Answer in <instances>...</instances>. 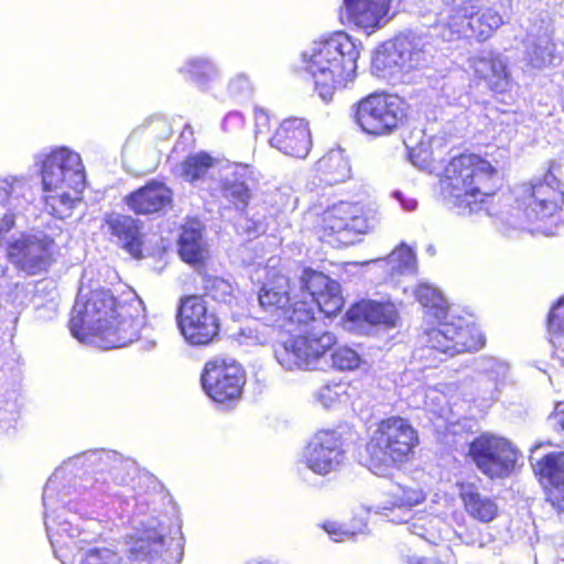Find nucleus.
<instances>
[{
  "mask_svg": "<svg viewBox=\"0 0 564 564\" xmlns=\"http://www.w3.org/2000/svg\"><path fill=\"white\" fill-rule=\"evenodd\" d=\"M131 308L108 290H93L77 296L68 322L69 332L80 343L102 349L124 347L138 338L140 329Z\"/></svg>",
  "mask_w": 564,
  "mask_h": 564,
  "instance_id": "nucleus-1",
  "label": "nucleus"
},
{
  "mask_svg": "<svg viewBox=\"0 0 564 564\" xmlns=\"http://www.w3.org/2000/svg\"><path fill=\"white\" fill-rule=\"evenodd\" d=\"M359 55L357 45L345 32L315 41L312 48L302 54L314 91L324 101H332L337 91L354 83Z\"/></svg>",
  "mask_w": 564,
  "mask_h": 564,
  "instance_id": "nucleus-2",
  "label": "nucleus"
},
{
  "mask_svg": "<svg viewBox=\"0 0 564 564\" xmlns=\"http://www.w3.org/2000/svg\"><path fill=\"white\" fill-rule=\"evenodd\" d=\"M499 171L474 152L459 153L447 162L442 182L452 204L463 215L480 212L498 191Z\"/></svg>",
  "mask_w": 564,
  "mask_h": 564,
  "instance_id": "nucleus-3",
  "label": "nucleus"
},
{
  "mask_svg": "<svg viewBox=\"0 0 564 564\" xmlns=\"http://www.w3.org/2000/svg\"><path fill=\"white\" fill-rule=\"evenodd\" d=\"M420 445L419 431L409 419L390 415L378 420L364 445V465L383 476L410 463Z\"/></svg>",
  "mask_w": 564,
  "mask_h": 564,
  "instance_id": "nucleus-4",
  "label": "nucleus"
},
{
  "mask_svg": "<svg viewBox=\"0 0 564 564\" xmlns=\"http://www.w3.org/2000/svg\"><path fill=\"white\" fill-rule=\"evenodd\" d=\"M41 177L47 213L57 219L70 216L85 187L80 156L66 149L52 151L42 162Z\"/></svg>",
  "mask_w": 564,
  "mask_h": 564,
  "instance_id": "nucleus-5",
  "label": "nucleus"
},
{
  "mask_svg": "<svg viewBox=\"0 0 564 564\" xmlns=\"http://www.w3.org/2000/svg\"><path fill=\"white\" fill-rule=\"evenodd\" d=\"M564 206V165L552 161L542 178L522 186L510 217L514 226L528 228L539 223L562 219Z\"/></svg>",
  "mask_w": 564,
  "mask_h": 564,
  "instance_id": "nucleus-6",
  "label": "nucleus"
},
{
  "mask_svg": "<svg viewBox=\"0 0 564 564\" xmlns=\"http://www.w3.org/2000/svg\"><path fill=\"white\" fill-rule=\"evenodd\" d=\"M354 123L366 135L388 137L409 120V105L398 94L373 91L351 105Z\"/></svg>",
  "mask_w": 564,
  "mask_h": 564,
  "instance_id": "nucleus-7",
  "label": "nucleus"
},
{
  "mask_svg": "<svg viewBox=\"0 0 564 564\" xmlns=\"http://www.w3.org/2000/svg\"><path fill=\"white\" fill-rule=\"evenodd\" d=\"M292 279L279 270H269L258 291V302L262 311L271 316L294 325H305L315 319L311 303L297 300L292 302Z\"/></svg>",
  "mask_w": 564,
  "mask_h": 564,
  "instance_id": "nucleus-8",
  "label": "nucleus"
},
{
  "mask_svg": "<svg viewBox=\"0 0 564 564\" xmlns=\"http://www.w3.org/2000/svg\"><path fill=\"white\" fill-rule=\"evenodd\" d=\"M467 456L481 475L494 481L516 473L521 453L508 438L486 432L470 441Z\"/></svg>",
  "mask_w": 564,
  "mask_h": 564,
  "instance_id": "nucleus-9",
  "label": "nucleus"
},
{
  "mask_svg": "<svg viewBox=\"0 0 564 564\" xmlns=\"http://www.w3.org/2000/svg\"><path fill=\"white\" fill-rule=\"evenodd\" d=\"M372 218L360 204L339 202L322 213L316 231L323 242L347 247L369 231Z\"/></svg>",
  "mask_w": 564,
  "mask_h": 564,
  "instance_id": "nucleus-10",
  "label": "nucleus"
},
{
  "mask_svg": "<svg viewBox=\"0 0 564 564\" xmlns=\"http://www.w3.org/2000/svg\"><path fill=\"white\" fill-rule=\"evenodd\" d=\"M175 321L180 334L191 346H209L220 338V317L198 294L180 297Z\"/></svg>",
  "mask_w": 564,
  "mask_h": 564,
  "instance_id": "nucleus-11",
  "label": "nucleus"
},
{
  "mask_svg": "<svg viewBox=\"0 0 564 564\" xmlns=\"http://www.w3.org/2000/svg\"><path fill=\"white\" fill-rule=\"evenodd\" d=\"M200 383L205 394L213 402L231 406L242 398L247 373L235 358L216 356L204 364Z\"/></svg>",
  "mask_w": 564,
  "mask_h": 564,
  "instance_id": "nucleus-12",
  "label": "nucleus"
},
{
  "mask_svg": "<svg viewBox=\"0 0 564 564\" xmlns=\"http://www.w3.org/2000/svg\"><path fill=\"white\" fill-rule=\"evenodd\" d=\"M336 345V336L328 330H307L291 335L274 345V357L285 369H307Z\"/></svg>",
  "mask_w": 564,
  "mask_h": 564,
  "instance_id": "nucleus-13",
  "label": "nucleus"
},
{
  "mask_svg": "<svg viewBox=\"0 0 564 564\" xmlns=\"http://www.w3.org/2000/svg\"><path fill=\"white\" fill-rule=\"evenodd\" d=\"M427 343L432 350L454 357L479 351L486 346V336L475 323L454 316L432 328Z\"/></svg>",
  "mask_w": 564,
  "mask_h": 564,
  "instance_id": "nucleus-14",
  "label": "nucleus"
},
{
  "mask_svg": "<svg viewBox=\"0 0 564 564\" xmlns=\"http://www.w3.org/2000/svg\"><path fill=\"white\" fill-rule=\"evenodd\" d=\"M345 459L344 440L341 434L334 430L318 431L304 452L307 468L322 476L337 471Z\"/></svg>",
  "mask_w": 564,
  "mask_h": 564,
  "instance_id": "nucleus-15",
  "label": "nucleus"
},
{
  "mask_svg": "<svg viewBox=\"0 0 564 564\" xmlns=\"http://www.w3.org/2000/svg\"><path fill=\"white\" fill-rule=\"evenodd\" d=\"M53 246V239H17L8 243L7 258L17 270L36 275L54 262Z\"/></svg>",
  "mask_w": 564,
  "mask_h": 564,
  "instance_id": "nucleus-16",
  "label": "nucleus"
},
{
  "mask_svg": "<svg viewBox=\"0 0 564 564\" xmlns=\"http://www.w3.org/2000/svg\"><path fill=\"white\" fill-rule=\"evenodd\" d=\"M122 202L137 216L164 214L174 207V192L164 181L152 178L128 193Z\"/></svg>",
  "mask_w": 564,
  "mask_h": 564,
  "instance_id": "nucleus-17",
  "label": "nucleus"
},
{
  "mask_svg": "<svg viewBox=\"0 0 564 564\" xmlns=\"http://www.w3.org/2000/svg\"><path fill=\"white\" fill-rule=\"evenodd\" d=\"M533 471L546 502L560 517H564V451L543 455L536 460Z\"/></svg>",
  "mask_w": 564,
  "mask_h": 564,
  "instance_id": "nucleus-18",
  "label": "nucleus"
},
{
  "mask_svg": "<svg viewBox=\"0 0 564 564\" xmlns=\"http://www.w3.org/2000/svg\"><path fill=\"white\" fill-rule=\"evenodd\" d=\"M270 145L294 159H305L312 149L308 122L301 118L284 119L271 135Z\"/></svg>",
  "mask_w": 564,
  "mask_h": 564,
  "instance_id": "nucleus-19",
  "label": "nucleus"
},
{
  "mask_svg": "<svg viewBox=\"0 0 564 564\" xmlns=\"http://www.w3.org/2000/svg\"><path fill=\"white\" fill-rule=\"evenodd\" d=\"M456 488L465 512L473 520L487 524L498 518L500 509L497 500L482 495L475 482L458 481Z\"/></svg>",
  "mask_w": 564,
  "mask_h": 564,
  "instance_id": "nucleus-20",
  "label": "nucleus"
},
{
  "mask_svg": "<svg viewBox=\"0 0 564 564\" xmlns=\"http://www.w3.org/2000/svg\"><path fill=\"white\" fill-rule=\"evenodd\" d=\"M126 557L130 564H150L160 557L164 538L153 528H138L126 538Z\"/></svg>",
  "mask_w": 564,
  "mask_h": 564,
  "instance_id": "nucleus-21",
  "label": "nucleus"
},
{
  "mask_svg": "<svg viewBox=\"0 0 564 564\" xmlns=\"http://www.w3.org/2000/svg\"><path fill=\"white\" fill-rule=\"evenodd\" d=\"M102 223L107 226L108 232L122 243L127 252L138 259L142 257V224L139 219L112 212L105 214Z\"/></svg>",
  "mask_w": 564,
  "mask_h": 564,
  "instance_id": "nucleus-22",
  "label": "nucleus"
},
{
  "mask_svg": "<svg viewBox=\"0 0 564 564\" xmlns=\"http://www.w3.org/2000/svg\"><path fill=\"white\" fill-rule=\"evenodd\" d=\"M204 226L195 218L186 219L177 239L178 256L185 263L199 267L208 259V250L203 238Z\"/></svg>",
  "mask_w": 564,
  "mask_h": 564,
  "instance_id": "nucleus-23",
  "label": "nucleus"
},
{
  "mask_svg": "<svg viewBox=\"0 0 564 564\" xmlns=\"http://www.w3.org/2000/svg\"><path fill=\"white\" fill-rule=\"evenodd\" d=\"M344 7L347 20L370 33L388 14L390 0H344Z\"/></svg>",
  "mask_w": 564,
  "mask_h": 564,
  "instance_id": "nucleus-24",
  "label": "nucleus"
},
{
  "mask_svg": "<svg viewBox=\"0 0 564 564\" xmlns=\"http://www.w3.org/2000/svg\"><path fill=\"white\" fill-rule=\"evenodd\" d=\"M346 319L356 324L393 327L399 314L390 303L376 301H359L346 311Z\"/></svg>",
  "mask_w": 564,
  "mask_h": 564,
  "instance_id": "nucleus-25",
  "label": "nucleus"
},
{
  "mask_svg": "<svg viewBox=\"0 0 564 564\" xmlns=\"http://www.w3.org/2000/svg\"><path fill=\"white\" fill-rule=\"evenodd\" d=\"M421 48L409 36L395 37L388 47L380 52L377 61L383 68L390 69H411L416 66L421 56Z\"/></svg>",
  "mask_w": 564,
  "mask_h": 564,
  "instance_id": "nucleus-26",
  "label": "nucleus"
},
{
  "mask_svg": "<svg viewBox=\"0 0 564 564\" xmlns=\"http://www.w3.org/2000/svg\"><path fill=\"white\" fill-rule=\"evenodd\" d=\"M474 70L476 78L484 82L491 91L503 94L508 90L510 75L500 57H478L474 63Z\"/></svg>",
  "mask_w": 564,
  "mask_h": 564,
  "instance_id": "nucleus-27",
  "label": "nucleus"
},
{
  "mask_svg": "<svg viewBox=\"0 0 564 564\" xmlns=\"http://www.w3.org/2000/svg\"><path fill=\"white\" fill-rule=\"evenodd\" d=\"M321 182L327 185L345 183L351 178V166L343 151H329L315 165Z\"/></svg>",
  "mask_w": 564,
  "mask_h": 564,
  "instance_id": "nucleus-28",
  "label": "nucleus"
},
{
  "mask_svg": "<svg viewBox=\"0 0 564 564\" xmlns=\"http://www.w3.org/2000/svg\"><path fill=\"white\" fill-rule=\"evenodd\" d=\"M425 500V494L422 489L414 486H403L395 484L386 494L380 509L386 516L397 511L409 513L415 507Z\"/></svg>",
  "mask_w": 564,
  "mask_h": 564,
  "instance_id": "nucleus-29",
  "label": "nucleus"
},
{
  "mask_svg": "<svg viewBox=\"0 0 564 564\" xmlns=\"http://www.w3.org/2000/svg\"><path fill=\"white\" fill-rule=\"evenodd\" d=\"M470 15L469 40L482 43L489 40L502 24L501 15L491 10H479Z\"/></svg>",
  "mask_w": 564,
  "mask_h": 564,
  "instance_id": "nucleus-30",
  "label": "nucleus"
},
{
  "mask_svg": "<svg viewBox=\"0 0 564 564\" xmlns=\"http://www.w3.org/2000/svg\"><path fill=\"white\" fill-rule=\"evenodd\" d=\"M216 163L217 160L205 151L187 155L181 162V175L186 182L194 183L205 178Z\"/></svg>",
  "mask_w": 564,
  "mask_h": 564,
  "instance_id": "nucleus-31",
  "label": "nucleus"
},
{
  "mask_svg": "<svg viewBox=\"0 0 564 564\" xmlns=\"http://www.w3.org/2000/svg\"><path fill=\"white\" fill-rule=\"evenodd\" d=\"M415 299L431 316L437 319L446 317L448 305L442 294L435 289L420 285L415 291Z\"/></svg>",
  "mask_w": 564,
  "mask_h": 564,
  "instance_id": "nucleus-32",
  "label": "nucleus"
},
{
  "mask_svg": "<svg viewBox=\"0 0 564 564\" xmlns=\"http://www.w3.org/2000/svg\"><path fill=\"white\" fill-rule=\"evenodd\" d=\"M202 289L203 294L199 295L204 300L209 297L215 302L228 304L236 300L232 285L218 276L204 275Z\"/></svg>",
  "mask_w": 564,
  "mask_h": 564,
  "instance_id": "nucleus-33",
  "label": "nucleus"
},
{
  "mask_svg": "<svg viewBox=\"0 0 564 564\" xmlns=\"http://www.w3.org/2000/svg\"><path fill=\"white\" fill-rule=\"evenodd\" d=\"M313 301L325 317L337 316L343 311L345 303L337 281L330 283V285L319 293Z\"/></svg>",
  "mask_w": 564,
  "mask_h": 564,
  "instance_id": "nucleus-34",
  "label": "nucleus"
},
{
  "mask_svg": "<svg viewBox=\"0 0 564 564\" xmlns=\"http://www.w3.org/2000/svg\"><path fill=\"white\" fill-rule=\"evenodd\" d=\"M334 282L335 280L325 273L312 268H304L300 276L301 289L307 292L313 300Z\"/></svg>",
  "mask_w": 564,
  "mask_h": 564,
  "instance_id": "nucleus-35",
  "label": "nucleus"
},
{
  "mask_svg": "<svg viewBox=\"0 0 564 564\" xmlns=\"http://www.w3.org/2000/svg\"><path fill=\"white\" fill-rule=\"evenodd\" d=\"M448 41L469 40L470 15L463 9H456L445 24Z\"/></svg>",
  "mask_w": 564,
  "mask_h": 564,
  "instance_id": "nucleus-36",
  "label": "nucleus"
},
{
  "mask_svg": "<svg viewBox=\"0 0 564 564\" xmlns=\"http://www.w3.org/2000/svg\"><path fill=\"white\" fill-rule=\"evenodd\" d=\"M221 193L225 198L230 200L237 208L245 209L251 198V191L243 181L225 180L221 182Z\"/></svg>",
  "mask_w": 564,
  "mask_h": 564,
  "instance_id": "nucleus-37",
  "label": "nucleus"
},
{
  "mask_svg": "<svg viewBox=\"0 0 564 564\" xmlns=\"http://www.w3.org/2000/svg\"><path fill=\"white\" fill-rule=\"evenodd\" d=\"M546 332L551 341L564 339V297L551 307L546 318Z\"/></svg>",
  "mask_w": 564,
  "mask_h": 564,
  "instance_id": "nucleus-38",
  "label": "nucleus"
},
{
  "mask_svg": "<svg viewBox=\"0 0 564 564\" xmlns=\"http://www.w3.org/2000/svg\"><path fill=\"white\" fill-rule=\"evenodd\" d=\"M362 364L361 356L348 346L337 347L332 354V365L341 371H354Z\"/></svg>",
  "mask_w": 564,
  "mask_h": 564,
  "instance_id": "nucleus-39",
  "label": "nucleus"
},
{
  "mask_svg": "<svg viewBox=\"0 0 564 564\" xmlns=\"http://www.w3.org/2000/svg\"><path fill=\"white\" fill-rule=\"evenodd\" d=\"M181 73L194 83L200 84L209 79L215 74L214 65L205 59L188 61Z\"/></svg>",
  "mask_w": 564,
  "mask_h": 564,
  "instance_id": "nucleus-40",
  "label": "nucleus"
},
{
  "mask_svg": "<svg viewBox=\"0 0 564 564\" xmlns=\"http://www.w3.org/2000/svg\"><path fill=\"white\" fill-rule=\"evenodd\" d=\"M80 564H121V557L108 547H95L86 552Z\"/></svg>",
  "mask_w": 564,
  "mask_h": 564,
  "instance_id": "nucleus-41",
  "label": "nucleus"
},
{
  "mask_svg": "<svg viewBox=\"0 0 564 564\" xmlns=\"http://www.w3.org/2000/svg\"><path fill=\"white\" fill-rule=\"evenodd\" d=\"M228 89L232 96H240L249 94L252 87L246 75H237L229 82Z\"/></svg>",
  "mask_w": 564,
  "mask_h": 564,
  "instance_id": "nucleus-42",
  "label": "nucleus"
},
{
  "mask_svg": "<svg viewBox=\"0 0 564 564\" xmlns=\"http://www.w3.org/2000/svg\"><path fill=\"white\" fill-rule=\"evenodd\" d=\"M15 226V214L14 213H6L0 218V241L4 239L6 235L12 230Z\"/></svg>",
  "mask_w": 564,
  "mask_h": 564,
  "instance_id": "nucleus-43",
  "label": "nucleus"
},
{
  "mask_svg": "<svg viewBox=\"0 0 564 564\" xmlns=\"http://www.w3.org/2000/svg\"><path fill=\"white\" fill-rule=\"evenodd\" d=\"M552 415L556 420L557 427L564 431V402L556 403Z\"/></svg>",
  "mask_w": 564,
  "mask_h": 564,
  "instance_id": "nucleus-44",
  "label": "nucleus"
},
{
  "mask_svg": "<svg viewBox=\"0 0 564 564\" xmlns=\"http://www.w3.org/2000/svg\"><path fill=\"white\" fill-rule=\"evenodd\" d=\"M412 564H447L438 558H429V557H421L417 558Z\"/></svg>",
  "mask_w": 564,
  "mask_h": 564,
  "instance_id": "nucleus-45",
  "label": "nucleus"
},
{
  "mask_svg": "<svg viewBox=\"0 0 564 564\" xmlns=\"http://www.w3.org/2000/svg\"><path fill=\"white\" fill-rule=\"evenodd\" d=\"M408 257H409V259H410V267H413V265H414V263H415V257H414V254H413L411 251H409V252H408Z\"/></svg>",
  "mask_w": 564,
  "mask_h": 564,
  "instance_id": "nucleus-46",
  "label": "nucleus"
},
{
  "mask_svg": "<svg viewBox=\"0 0 564 564\" xmlns=\"http://www.w3.org/2000/svg\"><path fill=\"white\" fill-rule=\"evenodd\" d=\"M391 521L402 522V521H405V520H404L403 518H401V517L397 516L395 518H394V517H392V518H391Z\"/></svg>",
  "mask_w": 564,
  "mask_h": 564,
  "instance_id": "nucleus-47",
  "label": "nucleus"
},
{
  "mask_svg": "<svg viewBox=\"0 0 564 564\" xmlns=\"http://www.w3.org/2000/svg\"><path fill=\"white\" fill-rule=\"evenodd\" d=\"M0 403H6L8 404V401H1ZM6 411V409L3 406L0 405V414H2V412ZM2 420V416H0V421Z\"/></svg>",
  "mask_w": 564,
  "mask_h": 564,
  "instance_id": "nucleus-48",
  "label": "nucleus"
},
{
  "mask_svg": "<svg viewBox=\"0 0 564 564\" xmlns=\"http://www.w3.org/2000/svg\"><path fill=\"white\" fill-rule=\"evenodd\" d=\"M562 109L564 111V96L562 97Z\"/></svg>",
  "mask_w": 564,
  "mask_h": 564,
  "instance_id": "nucleus-49",
  "label": "nucleus"
},
{
  "mask_svg": "<svg viewBox=\"0 0 564 564\" xmlns=\"http://www.w3.org/2000/svg\"><path fill=\"white\" fill-rule=\"evenodd\" d=\"M448 2H455L456 0H447Z\"/></svg>",
  "mask_w": 564,
  "mask_h": 564,
  "instance_id": "nucleus-50",
  "label": "nucleus"
}]
</instances>
